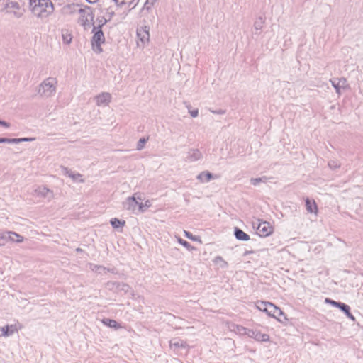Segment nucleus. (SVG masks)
Returning a JSON list of instances; mask_svg holds the SVG:
<instances>
[{
	"mask_svg": "<svg viewBox=\"0 0 363 363\" xmlns=\"http://www.w3.org/2000/svg\"><path fill=\"white\" fill-rule=\"evenodd\" d=\"M235 235L240 240L247 241L250 240V236L240 229H235Z\"/></svg>",
	"mask_w": 363,
	"mask_h": 363,
	"instance_id": "obj_11",
	"label": "nucleus"
},
{
	"mask_svg": "<svg viewBox=\"0 0 363 363\" xmlns=\"http://www.w3.org/2000/svg\"><path fill=\"white\" fill-rule=\"evenodd\" d=\"M6 141H7V139L0 138V143H4V142H6Z\"/></svg>",
	"mask_w": 363,
	"mask_h": 363,
	"instance_id": "obj_27",
	"label": "nucleus"
},
{
	"mask_svg": "<svg viewBox=\"0 0 363 363\" xmlns=\"http://www.w3.org/2000/svg\"><path fill=\"white\" fill-rule=\"evenodd\" d=\"M21 328V326L19 324H14L2 327L0 328V330L1 331V335L4 337H7L9 335L13 334L15 332H17Z\"/></svg>",
	"mask_w": 363,
	"mask_h": 363,
	"instance_id": "obj_6",
	"label": "nucleus"
},
{
	"mask_svg": "<svg viewBox=\"0 0 363 363\" xmlns=\"http://www.w3.org/2000/svg\"><path fill=\"white\" fill-rule=\"evenodd\" d=\"M338 308H340L342 311H343L346 313L347 317H349L350 318H354L353 315L351 314V313L350 311V307L347 305L340 303Z\"/></svg>",
	"mask_w": 363,
	"mask_h": 363,
	"instance_id": "obj_13",
	"label": "nucleus"
},
{
	"mask_svg": "<svg viewBox=\"0 0 363 363\" xmlns=\"http://www.w3.org/2000/svg\"><path fill=\"white\" fill-rule=\"evenodd\" d=\"M65 40H66V42H67V43L70 42V40H71V37H70V35H69L67 36V38H65Z\"/></svg>",
	"mask_w": 363,
	"mask_h": 363,
	"instance_id": "obj_24",
	"label": "nucleus"
},
{
	"mask_svg": "<svg viewBox=\"0 0 363 363\" xmlns=\"http://www.w3.org/2000/svg\"><path fill=\"white\" fill-rule=\"evenodd\" d=\"M197 115H198V111H195L191 112V116L193 117H196V116H197Z\"/></svg>",
	"mask_w": 363,
	"mask_h": 363,
	"instance_id": "obj_23",
	"label": "nucleus"
},
{
	"mask_svg": "<svg viewBox=\"0 0 363 363\" xmlns=\"http://www.w3.org/2000/svg\"><path fill=\"white\" fill-rule=\"evenodd\" d=\"M306 208L308 212L314 213L315 214L318 213V207H317V205H316L315 201H313V200L311 201V200L307 199L306 200Z\"/></svg>",
	"mask_w": 363,
	"mask_h": 363,
	"instance_id": "obj_10",
	"label": "nucleus"
},
{
	"mask_svg": "<svg viewBox=\"0 0 363 363\" xmlns=\"http://www.w3.org/2000/svg\"><path fill=\"white\" fill-rule=\"evenodd\" d=\"M104 43V35L101 30L96 32L92 38V48L96 52H101L102 48L101 44Z\"/></svg>",
	"mask_w": 363,
	"mask_h": 363,
	"instance_id": "obj_5",
	"label": "nucleus"
},
{
	"mask_svg": "<svg viewBox=\"0 0 363 363\" xmlns=\"http://www.w3.org/2000/svg\"><path fill=\"white\" fill-rule=\"evenodd\" d=\"M145 207H150V202L149 201H147L145 202Z\"/></svg>",
	"mask_w": 363,
	"mask_h": 363,
	"instance_id": "obj_25",
	"label": "nucleus"
},
{
	"mask_svg": "<svg viewBox=\"0 0 363 363\" xmlns=\"http://www.w3.org/2000/svg\"><path fill=\"white\" fill-rule=\"evenodd\" d=\"M56 84L55 79H48L41 84L40 91L42 94L49 96L55 92Z\"/></svg>",
	"mask_w": 363,
	"mask_h": 363,
	"instance_id": "obj_4",
	"label": "nucleus"
},
{
	"mask_svg": "<svg viewBox=\"0 0 363 363\" xmlns=\"http://www.w3.org/2000/svg\"><path fill=\"white\" fill-rule=\"evenodd\" d=\"M274 230V225L269 222L261 221L257 228V234L259 237L265 238L271 235L273 233Z\"/></svg>",
	"mask_w": 363,
	"mask_h": 363,
	"instance_id": "obj_3",
	"label": "nucleus"
},
{
	"mask_svg": "<svg viewBox=\"0 0 363 363\" xmlns=\"http://www.w3.org/2000/svg\"><path fill=\"white\" fill-rule=\"evenodd\" d=\"M130 200L133 201H135V197L133 196L132 198L130 199Z\"/></svg>",
	"mask_w": 363,
	"mask_h": 363,
	"instance_id": "obj_30",
	"label": "nucleus"
},
{
	"mask_svg": "<svg viewBox=\"0 0 363 363\" xmlns=\"http://www.w3.org/2000/svg\"><path fill=\"white\" fill-rule=\"evenodd\" d=\"M255 339L259 341L266 342L269 340V336L267 334L257 333L255 335Z\"/></svg>",
	"mask_w": 363,
	"mask_h": 363,
	"instance_id": "obj_14",
	"label": "nucleus"
},
{
	"mask_svg": "<svg viewBox=\"0 0 363 363\" xmlns=\"http://www.w3.org/2000/svg\"><path fill=\"white\" fill-rule=\"evenodd\" d=\"M326 301L329 302L330 303H331L333 306H336V307H338L340 304V303L339 302H336L335 301H328V300H326Z\"/></svg>",
	"mask_w": 363,
	"mask_h": 363,
	"instance_id": "obj_20",
	"label": "nucleus"
},
{
	"mask_svg": "<svg viewBox=\"0 0 363 363\" xmlns=\"http://www.w3.org/2000/svg\"><path fill=\"white\" fill-rule=\"evenodd\" d=\"M255 306L258 310L265 312L269 316L277 319L280 316H284V320H287L284 312L279 307L270 302L257 301L255 303Z\"/></svg>",
	"mask_w": 363,
	"mask_h": 363,
	"instance_id": "obj_2",
	"label": "nucleus"
},
{
	"mask_svg": "<svg viewBox=\"0 0 363 363\" xmlns=\"http://www.w3.org/2000/svg\"><path fill=\"white\" fill-rule=\"evenodd\" d=\"M184 233H185L186 236L188 238L191 239V240H194V238H192L191 235L189 232L185 231Z\"/></svg>",
	"mask_w": 363,
	"mask_h": 363,
	"instance_id": "obj_21",
	"label": "nucleus"
},
{
	"mask_svg": "<svg viewBox=\"0 0 363 363\" xmlns=\"http://www.w3.org/2000/svg\"><path fill=\"white\" fill-rule=\"evenodd\" d=\"M136 203H137V204H138L139 209H140V211H143V207H144V206H143V203H138L137 201H136Z\"/></svg>",
	"mask_w": 363,
	"mask_h": 363,
	"instance_id": "obj_22",
	"label": "nucleus"
},
{
	"mask_svg": "<svg viewBox=\"0 0 363 363\" xmlns=\"http://www.w3.org/2000/svg\"><path fill=\"white\" fill-rule=\"evenodd\" d=\"M0 124H1V125H4V126H6V127H8V126H9V125H8V124H7L6 123H5V122H1V121H0Z\"/></svg>",
	"mask_w": 363,
	"mask_h": 363,
	"instance_id": "obj_26",
	"label": "nucleus"
},
{
	"mask_svg": "<svg viewBox=\"0 0 363 363\" xmlns=\"http://www.w3.org/2000/svg\"><path fill=\"white\" fill-rule=\"evenodd\" d=\"M102 323L105 325L108 326L110 328H116V329H118V328H121L120 324H118L115 320H112V319H109V318H106V319L102 320Z\"/></svg>",
	"mask_w": 363,
	"mask_h": 363,
	"instance_id": "obj_12",
	"label": "nucleus"
},
{
	"mask_svg": "<svg viewBox=\"0 0 363 363\" xmlns=\"http://www.w3.org/2000/svg\"><path fill=\"white\" fill-rule=\"evenodd\" d=\"M111 96L109 94L105 93L101 95H99L96 97V102L98 105H106L111 101Z\"/></svg>",
	"mask_w": 363,
	"mask_h": 363,
	"instance_id": "obj_9",
	"label": "nucleus"
},
{
	"mask_svg": "<svg viewBox=\"0 0 363 363\" xmlns=\"http://www.w3.org/2000/svg\"><path fill=\"white\" fill-rule=\"evenodd\" d=\"M111 223L113 228H118L125 225V222L124 220H118V218H113L111 220Z\"/></svg>",
	"mask_w": 363,
	"mask_h": 363,
	"instance_id": "obj_15",
	"label": "nucleus"
},
{
	"mask_svg": "<svg viewBox=\"0 0 363 363\" xmlns=\"http://www.w3.org/2000/svg\"><path fill=\"white\" fill-rule=\"evenodd\" d=\"M90 3H95L97 2L99 0H87Z\"/></svg>",
	"mask_w": 363,
	"mask_h": 363,
	"instance_id": "obj_28",
	"label": "nucleus"
},
{
	"mask_svg": "<svg viewBox=\"0 0 363 363\" xmlns=\"http://www.w3.org/2000/svg\"><path fill=\"white\" fill-rule=\"evenodd\" d=\"M146 139L145 138H142L139 140L138 143V146H137V148L138 150H141L144 145H145V143H146Z\"/></svg>",
	"mask_w": 363,
	"mask_h": 363,
	"instance_id": "obj_18",
	"label": "nucleus"
},
{
	"mask_svg": "<svg viewBox=\"0 0 363 363\" xmlns=\"http://www.w3.org/2000/svg\"><path fill=\"white\" fill-rule=\"evenodd\" d=\"M6 234L7 240L11 242H22L24 240L23 236L13 231H8Z\"/></svg>",
	"mask_w": 363,
	"mask_h": 363,
	"instance_id": "obj_8",
	"label": "nucleus"
},
{
	"mask_svg": "<svg viewBox=\"0 0 363 363\" xmlns=\"http://www.w3.org/2000/svg\"><path fill=\"white\" fill-rule=\"evenodd\" d=\"M263 181V179L262 178H255V179H251V183L253 184V185H256L259 182Z\"/></svg>",
	"mask_w": 363,
	"mask_h": 363,
	"instance_id": "obj_19",
	"label": "nucleus"
},
{
	"mask_svg": "<svg viewBox=\"0 0 363 363\" xmlns=\"http://www.w3.org/2000/svg\"><path fill=\"white\" fill-rule=\"evenodd\" d=\"M138 38L143 43L147 42L150 38V34L146 28H141L137 31Z\"/></svg>",
	"mask_w": 363,
	"mask_h": 363,
	"instance_id": "obj_7",
	"label": "nucleus"
},
{
	"mask_svg": "<svg viewBox=\"0 0 363 363\" xmlns=\"http://www.w3.org/2000/svg\"><path fill=\"white\" fill-rule=\"evenodd\" d=\"M32 13L38 17H45L53 11V5L49 0H30Z\"/></svg>",
	"mask_w": 363,
	"mask_h": 363,
	"instance_id": "obj_1",
	"label": "nucleus"
},
{
	"mask_svg": "<svg viewBox=\"0 0 363 363\" xmlns=\"http://www.w3.org/2000/svg\"><path fill=\"white\" fill-rule=\"evenodd\" d=\"M6 241V235L5 233H0V246L4 245Z\"/></svg>",
	"mask_w": 363,
	"mask_h": 363,
	"instance_id": "obj_17",
	"label": "nucleus"
},
{
	"mask_svg": "<svg viewBox=\"0 0 363 363\" xmlns=\"http://www.w3.org/2000/svg\"><path fill=\"white\" fill-rule=\"evenodd\" d=\"M199 177L201 179H204L206 181H209L211 179V174L209 172H203L201 174Z\"/></svg>",
	"mask_w": 363,
	"mask_h": 363,
	"instance_id": "obj_16",
	"label": "nucleus"
},
{
	"mask_svg": "<svg viewBox=\"0 0 363 363\" xmlns=\"http://www.w3.org/2000/svg\"><path fill=\"white\" fill-rule=\"evenodd\" d=\"M182 245H184V246H186L187 245V242L184 241V242H180Z\"/></svg>",
	"mask_w": 363,
	"mask_h": 363,
	"instance_id": "obj_29",
	"label": "nucleus"
}]
</instances>
